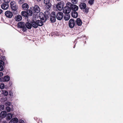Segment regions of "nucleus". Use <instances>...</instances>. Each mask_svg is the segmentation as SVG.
<instances>
[{
	"mask_svg": "<svg viewBox=\"0 0 123 123\" xmlns=\"http://www.w3.org/2000/svg\"><path fill=\"white\" fill-rule=\"evenodd\" d=\"M51 16L55 17V12H52Z\"/></svg>",
	"mask_w": 123,
	"mask_h": 123,
	"instance_id": "72a5a7b5",
	"label": "nucleus"
},
{
	"mask_svg": "<svg viewBox=\"0 0 123 123\" xmlns=\"http://www.w3.org/2000/svg\"><path fill=\"white\" fill-rule=\"evenodd\" d=\"M78 2L77 0H72V2L74 4H76Z\"/></svg>",
	"mask_w": 123,
	"mask_h": 123,
	"instance_id": "2f4dec72",
	"label": "nucleus"
},
{
	"mask_svg": "<svg viewBox=\"0 0 123 123\" xmlns=\"http://www.w3.org/2000/svg\"><path fill=\"white\" fill-rule=\"evenodd\" d=\"M37 1L39 2L41 1V0H37Z\"/></svg>",
	"mask_w": 123,
	"mask_h": 123,
	"instance_id": "79ce46f5",
	"label": "nucleus"
},
{
	"mask_svg": "<svg viewBox=\"0 0 123 123\" xmlns=\"http://www.w3.org/2000/svg\"><path fill=\"white\" fill-rule=\"evenodd\" d=\"M7 117L9 119H11L12 117V115L11 114L9 113L6 115Z\"/></svg>",
	"mask_w": 123,
	"mask_h": 123,
	"instance_id": "b1692460",
	"label": "nucleus"
},
{
	"mask_svg": "<svg viewBox=\"0 0 123 123\" xmlns=\"http://www.w3.org/2000/svg\"><path fill=\"white\" fill-rule=\"evenodd\" d=\"M4 106L3 105H0V111L4 110Z\"/></svg>",
	"mask_w": 123,
	"mask_h": 123,
	"instance_id": "c85d7f7f",
	"label": "nucleus"
},
{
	"mask_svg": "<svg viewBox=\"0 0 123 123\" xmlns=\"http://www.w3.org/2000/svg\"><path fill=\"white\" fill-rule=\"evenodd\" d=\"M6 109L7 112H9L11 110L10 108L9 107H6Z\"/></svg>",
	"mask_w": 123,
	"mask_h": 123,
	"instance_id": "f704fd0d",
	"label": "nucleus"
},
{
	"mask_svg": "<svg viewBox=\"0 0 123 123\" xmlns=\"http://www.w3.org/2000/svg\"><path fill=\"white\" fill-rule=\"evenodd\" d=\"M3 75V74L2 72H0V77L2 76Z\"/></svg>",
	"mask_w": 123,
	"mask_h": 123,
	"instance_id": "ea45409f",
	"label": "nucleus"
},
{
	"mask_svg": "<svg viewBox=\"0 0 123 123\" xmlns=\"http://www.w3.org/2000/svg\"><path fill=\"white\" fill-rule=\"evenodd\" d=\"M23 1V0H21L19 1V2L20 3H21L20 2L21 1Z\"/></svg>",
	"mask_w": 123,
	"mask_h": 123,
	"instance_id": "37998d69",
	"label": "nucleus"
},
{
	"mask_svg": "<svg viewBox=\"0 0 123 123\" xmlns=\"http://www.w3.org/2000/svg\"><path fill=\"white\" fill-rule=\"evenodd\" d=\"M13 93L12 92L10 91L9 94V95L11 96H12Z\"/></svg>",
	"mask_w": 123,
	"mask_h": 123,
	"instance_id": "e433bc0d",
	"label": "nucleus"
},
{
	"mask_svg": "<svg viewBox=\"0 0 123 123\" xmlns=\"http://www.w3.org/2000/svg\"><path fill=\"white\" fill-rule=\"evenodd\" d=\"M22 19V17L21 15H18L16 16L15 18L16 21H20Z\"/></svg>",
	"mask_w": 123,
	"mask_h": 123,
	"instance_id": "f8f14e48",
	"label": "nucleus"
},
{
	"mask_svg": "<svg viewBox=\"0 0 123 123\" xmlns=\"http://www.w3.org/2000/svg\"><path fill=\"white\" fill-rule=\"evenodd\" d=\"M22 7L23 8L24 10H27L29 8V6L26 3L23 4L22 5Z\"/></svg>",
	"mask_w": 123,
	"mask_h": 123,
	"instance_id": "a211bd4d",
	"label": "nucleus"
},
{
	"mask_svg": "<svg viewBox=\"0 0 123 123\" xmlns=\"http://www.w3.org/2000/svg\"><path fill=\"white\" fill-rule=\"evenodd\" d=\"M25 26L26 28H27L28 29H30L31 28L32 26V24H31L30 23L27 22H26L25 25Z\"/></svg>",
	"mask_w": 123,
	"mask_h": 123,
	"instance_id": "f3484780",
	"label": "nucleus"
},
{
	"mask_svg": "<svg viewBox=\"0 0 123 123\" xmlns=\"http://www.w3.org/2000/svg\"><path fill=\"white\" fill-rule=\"evenodd\" d=\"M46 12H47V11H45V13H46Z\"/></svg>",
	"mask_w": 123,
	"mask_h": 123,
	"instance_id": "a18cd8bd",
	"label": "nucleus"
},
{
	"mask_svg": "<svg viewBox=\"0 0 123 123\" xmlns=\"http://www.w3.org/2000/svg\"><path fill=\"white\" fill-rule=\"evenodd\" d=\"M79 8L76 5L73 4L71 8L72 10V11H77Z\"/></svg>",
	"mask_w": 123,
	"mask_h": 123,
	"instance_id": "ddd939ff",
	"label": "nucleus"
},
{
	"mask_svg": "<svg viewBox=\"0 0 123 123\" xmlns=\"http://www.w3.org/2000/svg\"><path fill=\"white\" fill-rule=\"evenodd\" d=\"M39 17L41 20H38L36 21L33 20L31 22L32 26L34 28H37L38 26H42L43 23L48 18V17H45L42 13H40Z\"/></svg>",
	"mask_w": 123,
	"mask_h": 123,
	"instance_id": "f257e3e1",
	"label": "nucleus"
},
{
	"mask_svg": "<svg viewBox=\"0 0 123 123\" xmlns=\"http://www.w3.org/2000/svg\"><path fill=\"white\" fill-rule=\"evenodd\" d=\"M34 11L36 12L39 13L40 11V9L39 6L37 5H35L33 7Z\"/></svg>",
	"mask_w": 123,
	"mask_h": 123,
	"instance_id": "9d476101",
	"label": "nucleus"
},
{
	"mask_svg": "<svg viewBox=\"0 0 123 123\" xmlns=\"http://www.w3.org/2000/svg\"><path fill=\"white\" fill-rule=\"evenodd\" d=\"M26 12H25L22 11L21 12V14L22 16H26Z\"/></svg>",
	"mask_w": 123,
	"mask_h": 123,
	"instance_id": "7c9ffc66",
	"label": "nucleus"
},
{
	"mask_svg": "<svg viewBox=\"0 0 123 123\" xmlns=\"http://www.w3.org/2000/svg\"><path fill=\"white\" fill-rule=\"evenodd\" d=\"M70 15L69 14L65 15L64 18L65 20H68L70 18Z\"/></svg>",
	"mask_w": 123,
	"mask_h": 123,
	"instance_id": "4be33fe9",
	"label": "nucleus"
},
{
	"mask_svg": "<svg viewBox=\"0 0 123 123\" xmlns=\"http://www.w3.org/2000/svg\"><path fill=\"white\" fill-rule=\"evenodd\" d=\"M6 105H9L11 104V103L9 102H8L6 103Z\"/></svg>",
	"mask_w": 123,
	"mask_h": 123,
	"instance_id": "58836bf2",
	"label": "nucleus"
},
{
	"mask_svg": "<svg viewBox=\"0 0 123 123\" xmlns=\"http://www.w3.org/2000/svg\"><path fill=\"white\" fill-rule=\"evenodd\" d=\"M75 25V23L74 20L73 19H71L69 21V27L72 28H73Z\"/></svg>",
	"mask_w": 123,
	"mask_h": 123,
	"instance_id": "6e6552de",
	"label": "nucleus"
},
{
	"mask_svg": "<svg viewBox=\"0 0 123 123\" xmlns=\"http://www.w3.org/2000/svg\"><path fill=\"white\" fill-rule=\"evenodd\" d=\"M80 8L81 9H85V12H88V9L86 8V3L81 2L79 5Z\"/></svg>",
	"mask_w": 123,
	"mask_h": 123,
	"instance_id": "7ed1b4c3",
	"label": "nucleus"
},
{
	"mask_svg": "<svg viewBox=\"0 0 123 123\" xmlns=\"http://www.w3.org/2000/svg\"><path fill=\"white\" fill-rule=\"evenodd\" d=\"M4 84L2 83H1L0 85V88L2 89H3L4 88Z\"/></svg>",
	"mask_w": 123,
	"mask_h": 123,
	"instance_id": "c756f323",
	"label": "nucleus"
},
{
	"mask_svg": "<svg viewBox=\"0 0 123 123\" xmlns=\"http://www.w3.org/2000/svg\"><path fill=\"white\" fill-rule=\"evenodd\" d=\"M8 4L4 3L1 5V7L3 9L6 10L8 8Z\"/></svg>",
	"mask_w": 123,
	"mask_h": 123,
	"instance_id": "4468645a",
	"label": "nucleus"
},
{
	"mask_svg": "<svg viewBox=\"0 0 123 123\" xmlns=\"http://www.w3.org/2000/svg\"><path fill=\"white\" fill-rule=\"evenodd\" d=\"M2 92L3 94L5 96H7L8 94V92L5 90H2Z\"/></svg>",
	"mask_w": 123,
	"mask_h": 123,
	"instance_id": "bb28decb",
	"label": "nucleus"
},
{
	"mask_svg": "<svg viewBox=\"0 0 123 123\" xmlns=\"http://www.w3.org/2000/svg\"><path fill=\"white\" fill-rule=\"evenodd\" d=\"M10 78V77L9 76H6L4 77L3 80L5 81H8L9 80Z\"/></svg>",
	"mask_w": 123,
	"mask_h": 123,
	"instance_id": "5701e85b",
	"label": "nucleus"
},
{
	"mask_svg": "<svg viewBox=\"0 0 123 123\" xmlns=\"http://www.w3.org/2000/svg\"><path fill=\"white\" fill-rule=\"evenodd\" d=\"M6 115V112L3 111L0 113V120L2 118H5Z\"/></svg>",
	"mask_w": 123,
	"mask_h": 123,
	"instance_id": "9b49d317",
	"label": "nucleus"
},
{
	"mask_svg": "<svg viewBox=\"0 0 123 123\" xmlns=\"http://www.w3.org/2000/svg\"><path fill=\"white\" fill-rule=\"evenodd\" d=\"M72 16L74 18H76L78 16V14L77 12L75 11H72Z\"/></svg>",
	"mask_w": 123,
	"mask_h": 123,
	"instance_id": "dca6fc26",
	"label": "nucleus"
},
{
	"mask_svg": "<svg viewBox=\"0 0 123 123\" xmlns=\"http://www.w3.org/2000/svg\"><path fill=\"white\" fill-rule=\"evenodd\" d=\"M76 24L78 26H80L82 24V22L79 18H78L76 20Z\"/></svg>",
	"mask_w": 123,
	"mask_h": 123,
	"instance_id": "6ab92c4d",
	"label": "nucleus"
},
{
	"mask_svg": "<svg viewBox=\"0 0 123 123\" xmlns=\"http://www.w3.org/2000/svg\"><path fill=\"white\" fill-rule=\"evenodd\" d=\"M50 19V20L52 22H54L55 20V17L51 16Z\"/></svg>",
	"mask_w": 123,
	"mask_h": 123,
	"instance_id": "393cba45",
	"label": "nucleus"
},
{
	"mask_svg": "<svg viewBox=\"0 0 123 123\" xmlns=\"http://www.w3.org/2000/svg\"><path fill=\"white\" fill-rule=\"evenodd\" d=\"M64 4L63 2L61 1L58 3L56 4V7L58 10L61 11L63 8Z\"/></svg>",
	"mask_w": 123,
	"mask_h": 123,
	"instance_id": "f03ea898",
	"label": "nucleus"
},
{
	"mask_svg": "<svg viewBox=\"0 0 123 123\" xmlns=\"http://www.w3.org/2000/svg\"><path fill=\"white\" fill-rule=\"evenodd\" d=\"M19 123H24V121L20 119L19 121Z\"/></svg>",
	"mask_w": 123,
	"mask_h": 123,
	"instance_id": "4c0bfd02",
	"label": "nucleus"
},
{
	"mask_svg": "<svg viewBox=\"0 0 123 123\" xmlns=\"http://www.w3.org/2000/svg\"><path fill=\"white\" fill-rule=\"evenodd\" d=\"M10 4L11 8L13 10L16 11L17 9L18 6L15 1H11Z\"/></svg>",
	"mask_w": 123,
	"mask_h": 123,
	"instance_id": "39448f33",
	"label": "nucleus"
},
{
	"mask_svg": "<svg viewBox=\"0 0 123 123\" xmlns=\"http://www.w3.org/2000/svg\"><path fill=\"white\" fill-rule=\"evenodd\" d=\"M71 11L70 8L67 6L65 7L63 10V13L65 14H68Z\"/></svg>",
	"mask_w": 123,
	"mask_h": 123,
	"instance_id": "0eeeda50",
	"label": "nucleus"
},
{
	"mask_svg": "<svg viewBox=\"0 0 123 123\" xmlns=\"http://www.w3.org/2000/svg\"><path fill=\"white\" fill-rule=\"evenodd\" d=\"M73 4H72L70 2H68L66 3V6H67L68 7H70V8H71V7L72 6V5H73Z\"/></svg>",
	"mask_w": 123,
	"mask_h": 123,
	"instance_id": "cd10ccee",
	"label": "nucleus"
},
{
	"mask_svg": "<svg viewBox=\"0 0 123 123\" xmlns=\"http://www.w3.org/2000/svg\"><path fill=\"white\" fill-rule=\"evenodd\" d=\"M44 2L45 4L50 6L51 5V4L50 0H44Z\"/></svg>",
	"mask_w": 123,
	"mask_h": 123,
	"instance_id": "aec40b11",
	"label": "nucleus"
},
{
	"mask_svg": "<svg viewBox=\"0 0 123 123\" xmlns=\"http://www.w3.org/2000/svg\"><path fill=\"white\" fill-rule=\"evenodd\" d=\"M2 10L1 9H0V14H1V13H2Z\"/></svg>",
	"mask_w": 123,
	"mask_h": 123,
	"instance_id": "a19ab883",
	"label": "nucleus"
},
{
	"mask_svg": "<svg viewBox=\"0 0 123 123\" xmlns=\"http://www.w3.org/2000/svg\"><path fill=\"white\" fill-rule=\"evenodd\" d=\"M63 14L62 12H58L56 15V18L57 19L59 20H61L63 18Z\"/></svg>",
	"mask_w": 123,
	"mask_h": 123,
	"instance_id": "423d86ee",
	"label": "nucleus"
},
{
	"mask_svg": "<svg viewBox=\"0 0 123 123\" xmlns=\"http://www.w3.org/2000/svg\"><path fill=\"white\" fill-rule=\"evenodd\" d=\"M6 16L9 18H11L13 16L12 13L10 11H6L5 13Z\"/></svg>",
	"mask_w": 123,
	"mask_h": 123,
	"instance_id": "1a4fd4ad",
	"label": "nucleus"
},
{
	"mask_svg": "<svg viewBox=\"0 0 123 123\" xmlns=\"http://www.w3.org/2000/svg\"><path fill=\"white\" fill-rule=\"evenodd\" d=\"M4 1L6 4H8L10 2V0H4Z\"/></svg>",
	"mask_w": 123,
	"mask_h": 123,
	"instance_id": "c9c22d12",
	"label": "nucleus"
},
{
	"mask_svg": "<svg viewBox=\"0 0 123 123\" xmlns=\"http://www.w3.org/2000/svg\"><path fill=\"white\" fill-rule=\"evenodd\" d=\"M18 121V119L17 118H14L11 120L9 123H17Z\"/></svg>",
	"mask_w": 123,
	"mask_h": 123,
	"instance_id": "2eb2a0df",
	"label": "nucleus"
},
{
	"mask_svg": "<svg viewBox=\"0 0 123 123\" xmlns=\"http://www.w3.org/2000/svg\"><path fill=\"white\" fill-rule=\"evenodd\" d=\"M29 16H31L32 14V12L31 10H28L27 12H26Z\"/></svg>",
	"mask_w": 123,
	"mask_h": 123,
	"instance_id": "a878e982",
	"label": "nucleus"
},
{
	"mask_svg": "<svg viewBox=\"0 0 123 123\" xmlns=\"http://www.w3.org/2000/svg\"><path fill=\"white\" fill-rule=\"evenodd\" d=\"M57 1H60V0H57Z\"/></svg>",
	"mask_w": 123,
	"mask_h": 123,
	"instance_id": "c03bdc74",
	"label": "nucleus"
},
{
	"mask_svg": "<svg viewBox=\"0 0 123 123\" xmlns=\"http://www.w3.org/2000/svg\"><path fill=\"white\" fill-rule=\"evenodd\" d=\"M94 0H89L88 1V3L92 5L93 3Z\"/></svg>",
	"mask_w": 123,
	"mask_h": 123,
	"instance_id": "473e14b6",
	"label": "nucleus"
},
{
	"mask_svg": "<svg viewBox=\"0 0 123 123\" xmlns=\"http://www.w3.org/2000/svg\"><path fill=\"white\" fill-rule=\"evenodd\" d=\"M18 26L19 28H22V31L24 32H25L27 30V29L25 26V23L24 22H19Z\"/></svg>",
	"mask_w": 123,
	"mask_h": 123,
	"instance_id": "20e7f679",
	"label": "nucleus"
},
{
	"mask_svg": "<svg viewBox=\"0 0 123 123\" xmlns=\"http://www.w3.org/2000/svg\"><path fill=\"white\" fill-rule=\"evenodd\" d=\"M3 62L0 60V71H2L3 69Z\"/></svg>",
	"mask_w": 123,
	"mask_h": 123,
	"instance_id": "412c9836",
	"label": "nucleus"
}]
</instances>
